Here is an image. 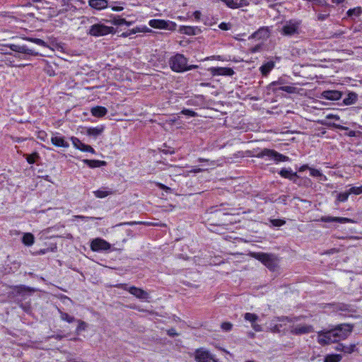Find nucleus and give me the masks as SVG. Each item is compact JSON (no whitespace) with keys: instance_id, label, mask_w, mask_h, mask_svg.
<instances>
[{"instance_id":"1","label":"nucleus","mask_w":362,"mask_h":362,"mask_svg":"<svg viewBox=\"0 0 362 362\" xmlns=\"http://www.w3.org/2000/svg\"><path fill=\"white\" fill-rule=\"evenodd\" d=\"M187 59L181 54H177L170 59V66L176 72H183L198 67L197 65L187 66Z\"/></svg>"},{"instance_id":"2","label":"nucleus","mask_w":362,"mask_h":362,"mask_svg":"<svg viewBox=\"0 0 362 362\" xmlns=\"http://www.w3.org/2000/svg\"><path fill=\"white\" fill-rule=\"evenodd\" d=\"M252 257L260 261L271 271H275L278 267L279 259L275 255L256 252L252 254Z\"/></svg>"},{"instance_id":"3","label":"nucleus","mask_w":362,"mask_h":362,"mask_svg":"<svg viewBox=\"0 0 362 362\" xmlns=\"http://www.w3.org/2000/svg\"><path fill=\"white\" fill-rule=\"evenodd\" d=\"M336 335L332 329L320 330L317 332V343L321 346L335 343L337 342Z\"/></svg>"},{"instance_id":"4","label":"nucleus","mask_w":362,"mask_h":362,"mask_svg":"<svg viewBox=\"0 0 362 362\" xmlns=\"http://www.w3.org/2000/svg\"><path fill=\"white\" fill-rule=\"evenodd\" d=\"M115 29L113 27L107 26L102 23H96L91 25L88 31V35L94 37H101L110 33H113Z\"/></svg>"},{"instance_id":"5","label":"nucleus","mask_w":362,"mask_h":362,"mask_svg":"<svg viewBox=\"0 0 362 362\" xmlns=\"http://www.w3.org/2000/svg\"><path fill=\"white\" fill-rule=\"evenodd\" d=\"M300 21L290 20L286 21L281 29V33L285 36H292L299 33Z\"/></svg>"},{"instance_id":"6","label":"nucleus","mask_w":362,"mask_h":362,"mask_svg":"<svg viewBox=\"0 0 362 362\" xmlns=\"http://www.w3.org/2000/svg\"><path fill=\"white\" fill-rule=\"evenodd\" d=\"M336 335L337 341L347 338L353 330V325L350 324H341L332 328Z\"/></svg>"},{"instance_id":"7","label":"nucleus","mask_w":362,"mask_h":362,"mask_svg":"<svg viewBox=\"0 0 362 362\" xmlns=\"http://www.w3.org/2000/svg\"><path fill=\"white\" fill-rule=\"evenodd\" d=\"M117 287L128 291L132 295L138 299L147 300L149 298V294L146 291L140 288H137L136 286L127 287V284H122L117 285Z\"/></svg>"},{"instance_id":"8","label":"nucleus","mask_w":362,"mask_h":362,"mask_svg":"<svg viewBox=\"0 0 362 362\" xmlns=\"http://www.w3.org/2000/svg\"><path fill=\"white\" fill-rule=\"evenodd\" d=\"M264 156H268L269 158H272L276 162H284V161L289 160V158L288 156L281 154L274 150H272V149H269V148H264L257 156V157H258V158H263Z\"/></svg>"},{"instance_id":"9","label":"nucleus","mask_w":362,"mask_h":362,"mask_svg":"<svg viewBox=\"0 0 362 362\" xmlns=\"http://www.w3.org/2000/svg\"><path fill=\"white\" fill-rule=\"evenodd\" d=\"M149 25L154 28L167 29L169 30H174L176 29V23L170 21H165L160 19H152L148 23Z\"/></svg>"},{"instance_id":"10","label":"nucleus","mask_w":362,"mask_h":362,"mask_svg":"<svg viewBox=\"0 0 362 362\" xmlns=\"http://www.w3.org/2000/svg\"><path fill=\"white\" fill-rule=\"evenodd\" d=\"M290 332L295 335H302L314 332V327L311 325L307 324H297L291 327Z\"/></svg>"},{"instance_id":"11","label":"nucleus","mask_w":362,"mask_h":362,"mask_svg":"<svg viewBox=\"0 0 362 362\" xmlns=\"http://www.w3.org/2000/svg\"><path fill=\"white\" fill-rule=\"evenodd\" d=\"M195 360L197 362H217L214 357L208 351L204 349L196 350Z\"/></svg>"},{"instance_id":"12","label":"nucleus","mask_w":362,"mask_h":362,"mask_svg":"<svg viewBox=\"0 0 362 362\" xmlns=\"http://www.w3.org/2000/svg\"><path fill=\"white\" fill-rule=\"evenodd\" d=\"M286 322H291V320L286 317H276L272 320L269 327L271 332L274 333H279L281 331L283 326L286 325Z\"/></svg>"},{"instance_id":"13","label":"nucleus","mask_w":362,"mask_h":362,"mask_svg":"<svg viewBox=\"0 0 362 362\" xmlns=\"http://www.w3.org/2000/svg\"><path fill=\"white\" fill-rule=\"evenodd\" d=\"M93 251L107 250L110 248V244L101 238H95L90 243Z\"/></svg>"},{"instance_id":"14","label":"nucleus","mask_w":362,"mask_h":362,"mask_svg":"<svg viewBox=\"0 0 362 362\" xmlns=\"http://www.w3.org/2000/svg\"><path fill=\"white\" fill-rule=\"evenodd\" d=\"M209 71L213 76H232L234 71L228 67H212L209 69Z\"/></svg>"},{"instance_id":"15","label":"nucleus","mask_w":362,"mask_h":362,"mask_svg":"<svg viewBox=\"0 0 362 362\" xmlns=\"http://www.w3.org/2000/svg\"><path fill=\"white\" fill-rule=\"evenodd\" d=\"M245 320L251 322V326L255 332H261L262 328L261 325L257 324L259 317L255 313H246L244 315Z\"/></svg>"},{"instance_id":"16","label":"nucleus","mask_w":362,"mask_h":362,"mask_svg":"<svg viewBox=\"0 0 362 362\" xmlns=\"http://www.w3.org/2000/svg\"><path fill=\"white\" fill-rule=\"evenodd\" d=\"M71 141L73 145L76 148L84 152H90L91 153H95V150L90 146L83 144L78 138L72 137Z\"/></svg>"},{"instance_id":"17","label":"nucleus","mask_w":362,"mask_h":362,"mask_svg":"<svg viewBox=\"0 0 362 362\" xmlns=\"http://www.w3.org/2000/svg\"><path fill=\"white\" fill-rule=\"evenodd\" d=\"M320 221L322 222H338L340 223H356L355 221L349 218L344 217H333V216H322Z\"/></svg>"},{"instance_id":"18","label":"nucleus","mask_w":362,"mask_h":362,"mask_svg":"<svg viewBox=\"0 0 362 362\" xmlns=\"http://www.w3.org/2000/svg\"><path fill=\"white\" fill-rule=\"evenodd\" d=\"M341 95V92L338 90H325L322 93V97L329 100H339Z\"/></svg>"},{"instance_id":"19","label":"nucleus","mask_w":362,"mask_h":362,"mask_svg":"<svg viewBox=\"0 0 362 362\" xmlns=\"http://www.w3.org/2000/svg\"><path fill=\"white\" fill-rule=\"evenodd\" d=\"M88 5L96 10H102L107 7V0H88Z\"/></svg>"},{"instance_id":"20","label":"nucleus","mask_w":362,"mask_h":362,"mask_svg":"<svg viewBox=\"0 0 362 362\" xmlns=\"http://www.w3.org/2000/svg\"><path fill=\"white\" fill-rule=\"evenodd\" d=\"M51 142L53 145L57 147H69V143L65 141L62 136H54L51 138Z\"/></svg>"},{"instance_id":"21","label":"nucleus","mask_w":362,"mask_h":362,"mask_svg":"<svg viewBox=\"0 0 362 362\" xmlns=\"http://www.w3.org/2000/svg\"><path fill=\"white\" fill-rule=\"evenodd\" d=\"M90 112L94 117H101L107 114V110L105 107L96 106L91 108Z\"/></svg>"},{"instance_id":"22","label":"nucleus","mask_w":362,"mask_h":362,"mask_svg":"<svg viewBox=\"0 0 362 362\" xmlns=\"http://www.w3.org/2000/svg\"><path fill=\"white\" fill-rule=\"evenodd\" d=\"M251 37L257 39L267 38L269 37V30L266 28H261L257 31L255 32Z\"/></svg>"},{"instance_id":"23","label":"nucleus","mask_w":362,"mask_h":362,"mask_svg":"<svg viewBox=\"0 0 362 362\" xmlns=\"http://www.w3.org/2000/svg\"><path fill=\"white\" fill-rule=\"evenodd\" d=\"M83 161L91 168L106 165V162L104 160L84 159Z\"/></svg>"},{"instance_id":"24","label":"nucleus","mask_w":362,"mask_h":362,"mask_svg":"<svg viewBox=\"0 0 362 362\" xmlns=\"http://www.w3.org/2000/svg\"><path fill=\"white\" fill-rule=\"evenodd\" d=\"M274 62L272 61L264 63L260 68L259 70L263 76H267L271 70L274 67Z\"/></svg>"},{"instance_id":"25","label":"nucleus","mask_w":362,"mask_h":362,"mask_svg":"<svg viewBox=\"0 0 362 362\" xmlns=\"http://www.w3.org/2000/svg\"><path fill=\"white\" fill-rule=\"evenodd\" d=\"M355 348V344H350L349 346H345L342 344H339L336 346L335 349L338 351H343L344 353L351 354L354 351Z\"/></svg>"},{"instance_id":"26","label":"nucleus","mask_w":362,"mask_h":362,"mask_svg":"<svg viewBox=\"0 0 362 362\" xmlns=\"http://www.w3.org/2000/svg\"><path fill=\"white\" fill-rule=\"evenodd\" d=\"M358 99V95L356 93L351 92L347 95V97L344 99V104L350 105L354 104Z\"/></svg>"},{"instance_id":"27","label":"nucleus","mask_w":362,"mask_h":362,"mask_svg":"<svg viewBox=\"0 0 362 362\" xmlns=\"http://www.w3.org/2000/svg\"><path fill=\"white\" fill-rule=\"evenodd\" d=\"M104 128L103 127H89L86 130V134L88 136L96 137L98 135L101 134L103 132Z\"/></svg>"},{"instance_id":"28","label":"nucleus","mask_w":362,"mask_h":362,"mask_svg":"<svg viewBox=\"0 0 362 362\" xmlns=\"http://www.w3.org/2000/svg\"><path fill=\"white\" fill-rule=\"evenodd\" d=\"M280 175L283 177L293 180L294 177H298L297 173L292 172L291 170L283 168L279 173Z\"/></svg>"},{"instance_id":"29","label":"nucleus","mask_w":362,"mask_h":362,"mask_svg":"<svg viewBox=\"0 0 362 362\" xmlns=\"http://www.w3.org/2000/svg\"><path fill=\"white\" fill-rule=\"evenodd\" d=\"M112 24L118 26H121L123 25H126L127 26H129L131 25L130 22L127 21L124 18H122L119 16H114L111 20Z\"/></svg>"},{"instance_id":"30","label":"nucleus","mask_w":362,"mask_h":362,"mask_svg":"<svg viewBox=\"0 0 362 362\" xmlns=\"http://www.w3.org/2000/svg\"><path fill=\"white\" fill-rule=\"evenodd\" d=\"M95 196L98 198H104L108 195L112 194L113 191L110 189L108 190L98 189L93 192Z\"/></svg>"},{"instance_id":"31","label":"nucleus","mask_w":362,"mask_h":362,"mask_svg":"<svg viewBox=\"0 0 362 362\" xmlns=\"http://www.w3.org/2000/svg\"><path fill=\"white\" fill-rule=\"evenodd\" d=\"M342 358L340 354H329L325 358L324 362H339Z\"/></svg>"},{"instance_id":"32","label":"nucleus","mask_w":362,"mask_h":362,"mask_svg":"<svg viewBox=\"0 0 362 362\" xmlns=\"http://www.w3.org/2000/svg\"><path fill=\"white\" fill-rule=\"evenodd\" d=\"M35 238L30 233H24V245H32L34 243Z\"/></svg>"},{"instance_id":"33","label":"nucleus","mask_w":362,"mask_h":362,"mask_svg":"<svg viewBox=\"0 0 362 362\" xmlns=\"http://www.w3.org/2000/svg\"><path fill=\"white\" fill-rule=\"evenodd\" d=\"M59 313L60 318L64 321H66L69 323H71L76 321V319L73 316L69 315L68 313H64L61 310H59Z\"/></svg>"},{"instance_id":"34","label":"nucleus","mask_w":362,"mask_h":362,"mask_svg":"<svg viewBox=\"0 0 362 362\" xmlns=\"http://www.w3.org/2000/svg\"><path fill=\"white\" fill-rule=\"evenodd\" d=\"M195 30H196V28H194V27H191V26H183L180 29V30L182 33L189 35H195L196 34Z\"/></svg>"},{"instance_id":"35","label":"nucleus","mask_w":362,"mask_h":362,"mask_svg":"<svg viewBox=\"0 0 362 362\" xmlns=\"http://www.w3.org/2000/svg\"><path fill=\"white\" fill-rule=\"evenodd\" d=\"M24 54H28L32 55H37L39 54L38 50L34 47H30L27 45H24Z\"/></svg>"},{"instance_id":"36","label":"nucleus","mask_w":362,"mask_h":362,"mask_svg":"<svg viewBox=\"0 0 362 362\" xmlns=\"http://www.w3.org/2000/svg\"><path fill=\"white\" fill-rule=\"evenodd\" d=\"M361 12H362L361 8L356 7V8H354L352 9H349L346 13H347L348 16H360Z\"/></svg>"},{"instance_id":"37","label":"nucleus","mask_w":362,"mask_h":362,"mask_svg":"<svg viewBox=\"0 0 362 362\" xmlns=\"http://www.w3.org/2000/svg\"><path fill=\"white\" fill-rule=\"evenodd\" d=\"M279 90L286 91L288 93H296V88L290 86H281L279 88Z\"/></svg>"},{"instance_id":"38","label":"nucleus","mask_w":362,"mask_h":362,"mask_svg":"<svg viewBox=\"0 0 362 362\" xmlns=\"http://www.w3.org/2000/svg\"><path fill=\"white\" fill-rule=\"evenodd\" d=\"M24 40H26L27 42H33L36 45H38V46H45V42L40 40V39H38V38H35V39H32V38H25L24 37Z\"/></svg>"},{"instance_id":"39","label":"nucleus","mask_w":362,"mask_h":362,"mask_svg":"<svg viewBox=\"0 0 362 362\" xmlns=\"http://www.w3.org/2000/svg\"><path fill=\"white\" fill-rule=\"evenodd\" d=\"M78 325V327L76 328V332H80L81 331H84L86 329L88 325H87V323L85 322L84 321H82V320H77Z\"/></svg>"},{"instance_id":"40","label":"nucleus","mask_w":362,"mask_h":362,"mask_svg":"<svg viewBox=\"0 0 362 362\" xmlns=\"http://www.w3.org/2000/svg\"><path fill=\"white\" fill-rule=\"evenodd\" d=\"M349 194H350L349 191L339 193L337 197V200L339 202H345L347 200Z\"/></svg>"},{"instance_id":"41","label":"nucleus","mask_w":362,"mask_h":362,"mask_svg":"<svg viewBox=\"0 0 362 362\" xmlns=\"http://www.w3.org/2000/svg\"><path fill=\"white\" fill-rule=\"evenodd\" d=\"M249 5V1L247 0H236L235 1V8H239L245 6H247Z\"/></svg>"},{"instance_id":"42","label":"nucleus","mask_w":362,"mask_h":362,"mask_svg":"<svg viewBox=\"0 0 362 362\" xmlns=\"http://www.w3.org/2000/svg\"><path fill=\"white\" fill-rule=\"evenodd\" d=\"M39 158V156L37 153H33L32 154H30L27 156V161L30 163V164H32V163H34L36 160V159H37Z\"/></svg>"},{"instance_id":"43","label":"nucleus","mask_w":362,"mask_h":362,"mask_svg":"<svg viewBox=\"0 0 362 362\" xmlns=\"http://www.w3.org/2000/svg\"><path fill=\"white\" fill-rule=\"evenodd\" d=\"M350 194H360L362 193V186L361 187H353L349 189Z\"/></svg>"},{"instance_id":"44","label":"nucleus","mask_w":362,"mask_h":362,"mask_svg":"<svg viewBox=\"0 0 362 362\" xmlns=\"http://www.w3.org/2000/svg\"><path fill=\"white\" fill-rule=\"evenodd\" d=\"M271 223L274 226H281L286 223V221L281 219H272L271 220Z\"/></svg>"},{"instance_id":"45","label":"nucleus","mask_w":362,"mask_h":362,"mask_svg":"<svg viewBox=\"0 0 362 362\" xmlns=\"http://www.w3.org/2000/svg\"><path fill=\"white\" fill-rule=\"evenodd\" d=\"M181 114L185 115L190 116V117H196L197 116V113L188 109L182 110L181 111Z\"/></svg>"},{"instance_id":"46","label":"nucleus","mask_w":362,"mask_h":362,"mask_svg":"<svg viewBox=\"0 0 362 362\" xmlns=\"http://www.w3.org/2000/svg\"><path fill=\"white\" fill-rule=\"evenodd\" d=\"M226 5L230 8H235V1L236 0H221Z\"/></svg>"},{"instance_id":"47","label":"nucleus","mask_w":362,"mask_h":362,"mask_svg":"<svg viewBox=\"0 0 362 362\" xmlns=\"http://www.w3.org/2000/svg\"><path fill=\"white\" fill-rule=\"evenodd\" d=\"M310 175H312L313 177L322 176V173H320V171L317 169H314V168H310Z\"/></svg>"},{"instance_id":"48","label":"nucleus","mask_w":362,"mask_h":362,"mask_svg":"<svg viewBox=\"0 0 362 362\" xmlns=\"http://www.w3.org/2000/svg\"><path fill=\"white\" fill-rule=\"evenodd\" d=\"M233 325L230 322H223L221 324V328L225 331H230Z\"/></svg>"},{"instance_id":"49","label":"nucleus","mask_w":362,"mask_h":362,"mask_svg":"<svg viewBox=\"0 0 362 362\" xmlns=\"http://www.w3.org/2000/svg\"><path fill=\"white\" fill-rule=\"evenodd\" d=\"M156 185L160 189H163L167 192H171V191H172V189L170 187L165 186V185H163L162 183H157Z\"/></svg>"},{"instance_id":"50","label":"nucleus","mask_w":362,"mask_h":362,"mask_svg":"<svg viewBox=\"0 0 362 362\" xmlns=\"http://www.w3.org/2000/svg\"><path fill=\"white\" fill-rule=\"evenodd\" d=\"M167 334L170 337H175V336L178 335V334L177 333L176 330L174 328H171V329L167 330Z\"/></svg>"},{"instance_id":"51","label":"nucleus","mask_w":362,"mask_h":362,"mask_svg":"<svg viewBox=\"0 0 362 362\" xmlns=\"http://www.w3.org/2000/svg\"><path fill=\"white\" fill-rule=\"evenodd\" d=\"M329 16V13H325V14L319 13V14L317 15V19H318L319 21H324V20H325L326 18H327Z\"/></svg>"},{"instance_id":"52","label":"nucleus","mask_w":362,"mask_h":362,"mask_svg":"<svg viewBox=\"0 0 362 362\" xmlns=\"http://www.w3.org/2000/svg\"><path fill=\"white\" fill-rule=\"evenodd\" d=\"M223 30H228L229 29V25L226 23H221L218 26Z\"/></svg>"},{"instance_id":"53","label":"nucleus","mask_w":362,"mask_h":362,"mask_svg":"<svg viewBox=\"0 0 362 362\" xmlns=\"http://www.w3.org/2000/svg\"><path fill=\"white\" fill-rule=\"evenodd\" d=\"M74 217L75 218H78V219L83 220V221L93 218V217L84 216H81V215H76V216H74Z\"/></svg>"},{"instance_id":"54","label":"nucleus","mask_w":362,"mask_h":362,"mask_svg":"<svg viewBox=\"0 0 362 362\" xmlns=\"http://www.w3.org/2000/svg\"><path fill=\"white\" fill-rule=\"evenodd\" d=\"M337 309L343 311L349 310L348 305L344 304L339 305Z\"/></svg>"},{"instance_id":"55","label":"nucleus","mask_w":362,"mask_h":362,"mask_svg":"<svg viewBox=\"0 0 362 362\" xmlns=\"http://www.w3.org/2000/svg\"><path fill=\"white\" fill-rule=\"evenodd\" d=\"M193 16H194V18H195L196 20H197V21H198V20H199V19H200L201 16H202V13H201V12H200V11H196L193 13Z\"/></svg>"},{"instance_id":"56","label":"nucleus","mask_w":362,"mask_h":362,"mask_svg":"<svg viewBox=\"0 0 362 362\" xmlns=\"http://www.w3.org/2000/svg\"><path fill=\"white\" fill-rule=\"evenodd\" d=\"M326 118H327V119H337V120L339 119V117L338 115H332V114L327 115L326 116Z\"/></svg>"},{"instance_id":"57","label":"nucleus","mask_w":362,"mask_h":362,"mask_svg":"<svg viewBox=\"0 0 362 362\" xmlns=\"http://www.w3.org/2000/svg\"><path fill=\"white\" fill-rule=\"evenodd\" d=\"M333 126L337 128V129H342V130H348V127H344V126H341L340 124H333Z\"/></svg>"},{"instance_id":"58","label":"nucleus","mask_w":362,"mask_h":362,"mask_svg":"<svg viewBox=\"0 0 362 362\" xmlns=\"http://www.w3.org/2000/svg\"><path fill=\"white\" fill-rule=\"evenodd\" d=\"M357 132H355V131H353V130H351L349 131L348 133H347V136H351V137H353V136H357Z\"/></svg>"},{"instance_id":"59","label":"nucleus","mask_w":362,"mask_h":362,"mask_svg":"<svg viewBox=\"0 0 362 362\" xmlns=\"http://www.w3.org/2000/svg\"><path fill=\"white\" fill-rule=\"evenodd\" d=\"M112 10L113 11H121L123 10V7L122 6H112Z\"/></svg>"},{"instance_id":"60","label":"nucleus","mask_w":362,"mask_h":362,"mask_svg":"<svg viewBox=\"0 0 362 362\" xmlns=\"http://www.w3.org/2000/svg\"><path fill=\"white\" fill-rule=\"evenodd\" d=\"M344 1L345 0H332V2L339 4L344 2Z\"/></svg>"},{"instance_id":"61","label":"nucleus","mask_w":362,"mask_h":362,"mask_svg":"<svg viewBox=\"0 0 362 362\" xmlns=\"http://www.w3.org/2000/svg\"><path fill=\"white\" fill-rule=\"evenodd\" d=\"M202 171V169L201 168H195L192 170H191L190 172H193V173H199Z\"/></svg>"},{"instance_id":"62","label":"nucleus","mask_w":362,"mask_h":362,"mask_svg":"<svg viewBox=\"0 0 362 362\" xmlns=\"http://www.w3.org/2000/svg\"><path fill=\"white\" fill-rule=\"evenodd\" d=\"M308 168V165H303L300 168V171H303L305 170V169Z\"/></svg>"},{"instance_id":"63","label":"nucleus","mask_w":362,"mask_h":362,"mask_svg":"<svg viewBox=\"0 0 362 362\" xmlns=\"http://www.w3.org/2000/svg\"><path fill=\"white\" fill-rule=\"evenodd\" d=\"M17 47H18V46H16V45H11V49H12L13 50H16V49Z\"/></svg>"},{"instance_id":"64","label":"nucleus","mask_w":362,"mask_h":362,"mask_svg":"<svg viewBox=\"0 0 362 362\" xmlns=\"http://www.w3.org/2000/svg\"><path fill=\"white\" fill-rule=\"evenodd\" d=\"M23 291H24V293H25V292H27L28 291H30V288H25V287L24 286Z\"/></svg>"}]
</instances>
